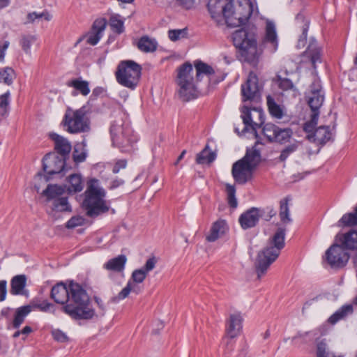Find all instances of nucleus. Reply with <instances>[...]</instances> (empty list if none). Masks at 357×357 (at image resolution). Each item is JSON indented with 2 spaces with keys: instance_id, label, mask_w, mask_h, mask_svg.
I'll return each mask as SVG.
<instances>
[{
  "instance_id": "nucleus-1",
  "label": "nucleus",
  "mask_w": 357,
  "mask_h": 357,
  "mask_svg": "<svg viewBox=\"0 0 357 357\" xmlns=\"http://www.w3.org/2000/svg\"><path fill=\"white\" fill-rule=\"evenodd\" d=\"M50 297L62 305L61 310L73 319H90L95 315L88 294L78 283L71 281L67 285L59 282L52 288Z\"/></svg>"
},
{
  "instance_id": "nucleus-2",
  "label": "nucleus",
  "mask_w": 357,
  "mask_h": 357,
  "mask_svg": "<svg viewBox=\"0 0 357 357\" xmlns=\"http://www.w3.org/2000/svg\"><path fill=\"white\" fill-rule=\"evenodd\" d=\"M285 229L278 228L267 243L266 246L260 251L257 257L255 267L257 278L263 277L271 264L279 257L284 247Z\"/></svg>"
},
{
  "instance_id": "nucleus-3",
  "label": "nucleus",
  "mask_w": 357,
  "mask_h": 357,
  "mask_svg": "<svg viewBox=\"0 0 357 357\" xmlns=\"http://www.w3.org/2000/svg\"><path fill=\"white\" fill-rule=\"evenodd\" d=\"M84 194L82 206L87 216L95 218L109 211V207L105 200L106 192L99 186L97 179L93 178L88 182Z\"/></svg>"
},
{
  "instance_id": "nucleus-4",
  "label": "nucleus",
  "mask_w": 357,
  "mask_h": 357,
  "mask_svg": "<svg viewBox=\"0 0 357 357\" xmlns=\"http://www.w3.org/2000/svg\"><path fill=\"white\" fill-rule=\"evenodd\" d=\"M232 40L234 46L238 50L240 59L254 66H256L261 52L257 49L255 36L245 29H240L233 33Z\"/></svg>"
},
{
  "instance_id": "nucleus-5",
  "label": "nucleus",
  "mask_w": 357,
  "mask_h": 357,
  "mask_svg": "<svg viewBox=\"0 0 357 357\" xmlns=\"http://www.w3.org/2000/svg\"><path fill=\"white\" fill-rule=\"evenodd\" d=\"M110 135L112 144L121 152L130 153L134 149V145L137 142L129 122L122 118L114 120L110 127Z\"/></svg>"
},
{
  "instance_id": "nucleus-6",
  "label": "nucleus",
  "mask_w": 357,
  "mask_h": 357,
  "mask_svg": "<svg viewBox=\"0 0 357 357\" xmlns=\"http://www.w3.org/2000/svg\"><path fill=\"white\" fill-rule=\"evenodd\" d=\"M175 82L177 95L182 101L188 102L198 97L199 91L195 82L193 68L190 63H185L178 68Z\"/></svg>"
},
{
  "instance_id": "nucleus-7",
  "label": "nucleus",
  "mask_w": 357,
  "mask_h": 357,
  "mask_svg": "<svg viewBox=\"0 0 357 357\" xmlns=\"http://www.w3.org/2000/svg\"><path fill=\"white\" fill-rule=\"evenodd\" d=\"M261 160L259 151H247L245 156L233 164L231 174L234 181L238 184H245L250 181L253 172Z\"/></svg>"
},
{
  "instance_id": "nucleus-8",
  "label": "nucleus",
  "mask_w": 357,
  "mask_h": 357,
  "mask_svg": "<svg viewBox=\"0 0 357 357\" xmlns=\"http://www.w3.org/2000/svg\"><path fill=\"white\" fill-rule=\"evenodd\" d=\"M66 131L71 134L85 132L90 129V121L85 106L77 109L68 107L61 121Z\"/></svg>"
},
{
  "instance_id": "nucleus-9",
  "label": "nucleus",
  "mask_w": 357,
  "mask_h": 357,
  "mask_svg": "<svg viewBox=\"0 0 357 357\" xmlns=\"http://www.w3.org/2000/svg\"><path fill=\"white\" fill-rule=\"evenodd\" d=\"M142 73L140 65L132 60L121 61L115 73L116 81L121 86L135 89L137 86Z\"/></svg>"
},
{
  "instance_id": "nucleus-10",
  "label": "nucleus",
  "mask_w": 357,
  "mask_h": 357,
  "mask_svg": "<svg viewBox=\"0 0 357 357\" xmlns=\"http://www.w3.org/2000/svg\"><path fill=\"white\" fill-rule=\"evenodd\" d=\"M232 9L229 13L227 26H238L245 24L252 13V3L250 0H231Z\"/></svg>"
},
{
  "instance_id": "nucleus-11",
  "label": "nucleus",
  "mask_w": 357,
  "mask_h": 357,
  "mask_svg": "<svg viewBox=\"0 0 357 357\" xmlns=\"http://www.w3.org/2000/svg\"><path fill=\"white\" fill-rule=\"evenodd\" d=\"M241 118L245 125L244 131L251 129L257 132V130L264 123L265 118L263 111L261 109H249L246 106L241 108Z\"/></svg>"
},
{
  "instance_id": "nucleus-12",
  "label": "nucleus",
  "mask_w": 357,
  "mask_h": 357,
  "mask_svg": "<svg viewBox=\"0 0 357 357\" xmlns=\"http://www.w3.org/2000/svg\"><path fill=\"white\" fill-rule=\"evenodd\" d=\"M326 259L333 268H342L348 262L349 255L340 244L331 245L326 252Z\"/></svg>"
},
{
  "instance_id": "nucleus-13",
  "label": "nucleus",
  "mask_w": 357,
  "mask_h": 357,
  "mask_svg": "<svg viewBox=\"0 0 357 357\" xmlns=\"http://www.w3.org/2000/svg\"><path fill=\"white\" fill-rule=\"evenodd\" d=\"M208 9L213 19L218 22L224 19L227 24L229 13L232 9V5L231 0H209Z\"/></svg>"
},
{
  "instance_id": "nucleus-14",
  "label": "nucleus",
  "mask_w": 357,
  "mask_h": 357,
  "mask_svg": "<svg viewBox=\"0 0 357 357\" xmlns=\"http://www.w3.org/2000/svg\"><path fill=\"white\" fill-rule=\"evenodd\" d=\"M65 166L64 158L54 153L45 155L43 160V168L49 176L61 173Z\"/></svg>"
},
{
  "instance_id": "nucleus-15",
  "label": "nucleus",
  "mask_w": 357,
  "mask_h": 357,
  "mask_svg": "<svg viewBox=\"0 0 357 357\" xmlns=\"http://www.w3.org/2000/svg\"><path fill=\"white\" fill-rule=\"evenodd\" d=\"M324 101V93L319 81H314L310 85L307 103L312 113H319V109Z\"/></svg>"
},
{
  "instance_id": "nucleus-16",
  "label": "nucleus",
  "mask_w": 357,
  "mask_h": 357,
  "mask_svg": "<svg viewBox=\"0 0 357 357\" xmlns=\"http://www.w3.org/2000/svg\"><path fill=\"white\" fill-rule=\"evenodd\" d=\"M259 91L257 76L252 72L249 73L247 81L241 86L243 101L252 100Z\"/></svg>"
},
{
  "instance_id": "nucleus-17",
  "label": "nucleus",
  "mask_w": 357,
  "mask_h": 357,
  "mask_svg": "<svg viewBox=\"0 0 357 357\" xmlns=\"http://www.w3.org/2000/svg\"><path fill=\"white\" fill-rule=\"evenodd\" d=\"M107 26V20L105 18L96 19L92 25L91 31L86 34V43L91 45H96L103 36Z\"/></svg>"
},
{
  "instance_id": "nucleus-18",
  "label": "nucleus",
  "mask_w": 357,
  "mask_h": 357,
  "mask_svg": "<svg viewBox=\"0 0 357 357\" xmlns=\"http://www.w3.org/2000/svg\"><path fill=\"white\" fill-rule=\"evenodd\" d=\"M261 215L259 208L252 207L241 214L238 221L243 229H248L257 225Z\"/></svg>"
},
{
  "instance_id": "nucleus-19",
  "label": "nucleus",
  "mask_w": 357,
  "mask_h": 357,
  "mask_svg": "<svg viewBox=\"0 0 357 357\" xmlns=\"http://www.w3.org/2000/svg\"><path fill=\"white\" fill-rule=\"evenodd\" d=\"M243 317L239 312L231 314L226 323V335L231 338L239 335L242 330Z\"/></svg>"
},
{
  "instance_id": "nucleus-20",
  "label": "nucleus",
  "mask_w": 357,
  "mask_h": 357,
  "mask_svg": "<svg viewBox=\"0 0 357 357\" xmlns=\"http://www.w3.org/2000/svg\"><path fill=\"white\" fill-rule=\"evenodd\" d=\"M26 276L24 274L14 276L10 280V293L13 296L20 295L28 297L29 293L26 289Z\"/></svg>"
},
{
  "instance_id": "nucleus-21",
  "label": "nucleus",
  "mask_w": 357,
  "mask_h": 357,
  "mask_svg": "<svg viewBox=\"0 0 357 357\" xmlns=\"http://www.w3.org/2000/svg\"><path fill=\"white\" fill-rule=\"evenodd\" d=\"M336 238L344 250L357 251V231L351 229L347 232L338 234Z\"/></svg>"
},
{
  "instance_id": "nucleus-22",
  "label": "nucleus",
  "mask_w": 357,
  "mask_h": 357,
  "mask_svg": "<svg viewBox=\"0 0 357 357\" xmlns=\"http://www.w3.org/2000/svg\"><path fill=\"white\" fill-rule=\"evenodd\" d=\"M50 137L54 142V149L61 157L65 158L71 151V144L69 141L56 133H50Z\"/></svg>"
},
{
  "instance_id": "nucleus-23",
  "label": "nucleus",
  "mask_w": 357,
  "mask_h": 357,
  "mask_svg": "<svg viewBox=\"0 0 357 357\" xmlns=\"http://www.w3.org/2000/svg\"><path fill=\"white\" fill-rule=\"evenodd\" d=\"M228 230V226L225 220H218L213 225L206 240L209 242H214L222 236Z\"/></svg>"
},
{
  "instance_id": "nucleus-24",
  "label": "nucleus",
  "mask_w": 357,
  "mask_h": 357,
  "mask_svg": "<svg viewBox=\"0 0 357 357\" xmlns=\"http://www.w3.org/2000/svg\"><path fill=\"white\" fill-rule=\"evenodd\" d=\"M264 41L271 46V50L275 52L278 48V37L275 24L270 21H266V33Z\"/></svg>"
},
{
  "instance_id": "nucleus-25",
  "label": "nucleus",
  "mask_w": 357,
  "mask_h": 357,
  "mask_svg": "<svg viewBox=\"0 0 357 357\" xmlns=\"http://www.w3.org/2000/svg\"><path fill=\"white\" fill-rule=\"evenodd\" d=\"M126 261V257L124 255H121L109 259L103 265V267L107 271L119 273L124 270Z\"/></svg>"
},
{
  "instance_id": "nucleus-26",
  "label": "nucleus",
  "mask_w": 357,
  "mask_h": 357,
  "mask_svg": "<svg viewBox=\"0 0 357 357\" xmlns=\"http://www.w3.org/2000/svg\"><path fill=\"white\" fill-rule=\"evenodd\" d=\"M195 69L197 81L200 80L203 75H206L208 77V82H211L213 80L214 70L211 66L202 61H199L195 63Z\"/></svg>"
},
{
  "instance_id": "nucleus-27",
  "label": "nucleus",
  "mask_w": 357,
  "mask_h": 357,
  "mask_svg": "<svg viewBox=\"0 0 357 357\" xmlns=\"http://www.w3.org/2000/svg\"><path fill=\"white\" fill-rule=\"evenodd\" d=\"M140 291L141 290L137 284H135L133 282H131V280H129L126 286L118 294V295L111 298V302L118 303L120 301L127 298L131 291L139 294Z\"/></svg>"
},
{
  "instance_id": "nucleus-28",
  "label": "nucleus",
  "mask_w": 357,
  "mask_h": 357,
  "mask_svg": "<svg viewBox=\"0 0 357 357\" xmlns=\"http://www.w3.org/2000/svg\"><path fill=\"white\" fill-rule=\"evenodd\" d=\"M353 311L352 304L343 305L329 317L328 322L331 324H335L340 320L344 319L349 314H351Z\"/></svg>"
},
{
  "instance_id": "nucleus-29",
  "label": "nucleus",
  "mask_w": 357,
  "mask_h": 357,
  "mask_svg": "<svg viewBox=\"0 0 357 357\" xmlns=\"http://www.w3.org/2000/svg\"><path fill=\"white\" fill-rule=\"evenodd\" d=\"M305 54L310 59V61L315 68L317 61H320V48L317 45V43L314 39L310 41L308 47L305 51Z\"/></svg>"
},
{
  "instance_id": "nucleus-30",
  "label": "nucleus",
  "mask_w": 357,
  "mask_h": 357,
  "mask_svg": "<svg viewBox=\"0 0 357 357\" xmlns=\"http://www.w3.org/2000/svg\"><path fill=\"white\" fill-rule=\"evenodd\" d=\"M68 185L67 187V190L69 193H76L81 192L83 190L84 184L82 178L79 174H71L68 177Z\"/></svg>"
},
{
  "instance_id": "nucleus-31",
  "label": "nucleus",
  "mask_w": 357,
  "mask_h": 357,
  "mask_svg": "<svg viewBox=\"0 0 357 357\" xmlns=\"http://www.w3.org/2000/svg\"><path fill=\"white\" fill-rule=\"evenodd\" d=\"M65 190L62 186L49 184L42 195L47 198V201L54 200L59 198L64 193Z\"/></svg>"
},
{
  "instance_id": "nucleus-32",
  "label": "nucleus",
  "mask_w": 357,
  "mask_h": 357,
  "mask_svg": "<svg viewBox=\"0 0 357 357\" xmlns=\"http://www.w3.org/2000/svg\"><path fill=\"white\" fill-rule=\"evenodd\" d=\"M157 47L156 40L147 36H142L137 43V47L144 52H153L156 50Z\"/></svg>"
},
{
  "instance_id": "nucleus-33",
  "label": "nucleus",
  "mask_w": 357,
  "mask_h": 357,
  "mask_svg": "<svg viewBox=\"0 0 357 357\" xmlns=\"http://www.w3.org/2000/svg\"><path fill=\"white\" fill-rule=\"evenodd\" d=\"M31 305H24L18 307L15 311V314L13 321V328H18L24 322L26 317L31 312Z\"/></svg>"
},
{
  "instance_id": "nucleus-34",
  "label": "nucleus",
  "mask_w": 357,
  "mask_h": 357,
  "mask_svg": "<svg viewBox=\"0 0 357 357\" xmlns=\"http://www.w3.org/2000/svg\"><path fill=\"white\" fill-rule=\"evenodd\" d=\"M68 86L74 88L82 96H86L90 93L89 83L82 79H73L67 83Z\"/></svg>"
},
{
  "instance_id": "nucleus-35",
  "label": "nucleus",
  "mask_w": 357,
  "mask_h": 357,
  "mask_svg": "<svg viewBox=\"0 0 357 357\" xmlns=\"http://www.w3.org/2000/svg\"><path fill=\"white\" fill-rule=\"evenodd\" d=\"M109 24L113 32L121 34L124 32V19L119 14H112L109 20Z\"/></svg>"
},
{
  "instance_id": "nucleus-36",
  "label": "nucleus",
  "mask_w": 357,
  "mask_h": 357,
  "mask_svg": "<svg viewBox=\"0 0 357 357\" xmlns=\"http://www.w3.org/2000/svg\"><path fill=\"white\" fill-rule=\"evenodd\" d=\"M314 141L319 144H326L330 140L331 133L328 126H320L315 129L313 135Z\"/></svg>"
},
{
  "instance_id": "nucleus-37",
  "label": "nucleus",
  "mask_w": 357,
  "mask_h": 357,
  "mask_svg": "<svg viewBox=\"0 0 357 357\" xmlns=\"http://www.w3.org/2000/svg\"><path fill=\"white\" fill-rule=\"evenodd\" d=\"M31 307L43 312H50L52 314H55L56 312L55 305L49 302L47 299H35L31 303Z\"/></svg>"
},
{
  "instance_id": "nucleus-38",
  "label": "nucleus",
  "mask_w": 357,
  "mask_h": 357,
  "mask_svg": "<svg viewBox=\"0 0 357 357\" xmlns=\"http://www.w3.org/2000/svg\"><path fill=\"white\" fill-rule=\"evenodd\" d=\"M266 100L268 109L271 115L274 118L281 119L284 114L281 106L277 104L274 98L271 96H268Z\"/></svg>"
},
{
  "instance_id": "nucleus-39",
  "label": "nucleus",
  "mask_w": 357,
  "mask_h": 357,
  "mask_svg": "<svg viewBox=\"0 0 357 357\" xmlns=\"http://www.w3.org/2000/svg\"><path fill=\"white\" fill-rule=\"evenodd\" d=\"M301 146V143L298 141L293 142L285 146L280 151V154L278 158L279 162H285L286 160L295 153Z\"/></svg>"
},
{
  "instance_id": "nucleus-40",
  "label": "nucleus",
  "mask_w": 357,
  "mask_h": 357,
  "mask_svg": "<svg viewBox=\"0 0 357 357\" xmlns=\"http://www.w3.org/2000/svg\"><path fill=\"white\" fill-rule=\"evenodd\" d=\"M16 77L15 70L10 67L0 68V83L10 86Z\"/></svg>"
},
{
  "instance_id": "nucleus-41",
  "label": "nucleus",
  "mask_w": 357,
  "mask_h": 357,
  "mask_svg": "<svg viewBox=\"0 0 357 357\" xmlns=\"http://www.w3.org/2000/svg\"><path fill=\"white\" fill-rule=\"evenodd\" d=\"M36 40L37 38L34 35H22L20 40V45L26 54L31 55V47L32 45L36 43Z\"/></svg>"
},
{
  "instance_id": "nucleus-42",
  "label": "nucleus",
  "mask_w": 357,
  "mask_h": 357,
  "mask_svg": "<svg viewBox=\"0 0 357 357\" xmlns=\"http://www.w3.org/2000/svg\"><path fill=\"white\" fill-rule=\"evenodd\" d=\"M52 210L56 212H71L72 208L67 197H60L53 201Z\"/></svg>"
},
{
  "instance_id": "nucleus-43",
  "label": "nucleus",
  "mask_w": 357,
  "mask_h": 357,
  "mask_svg": "<svg viewBox=\"0 0 357 357\" xmlns=\"http://www.w3.org/2000/svg\"><path fill=\"white\" fill-rule=\"evenodd\" d=\"M207 145L204 149L197 155L196 162L198 164L211 163L215 159V154L212 151H208Z\"/></svg>"
},
{
  "instance_id": "nucleus-44",
  "label": "nucleus",
  "mask_w": 357,
  "mask_h": 357,
  "mask_svg": "<svg viewBox=\"0 0 357 357\" xmlns=\"http://www.w3.org/2000/svg\"><path fill=\"white\" fill-rule=\"evenodd\" d=\"M10 93L9 91L0 96V121L4 119L8 112Z\"/></svg>"
},
{
  "instance_id": "nucleus-45",
  "label": "nucleus",
  "mask_w": 357,
  "mask_h": 357,
  "mask_svg": "<svg viewBox=\"0 0 357 357\" xmlns=\"http://www.w3.org/2000/svg\"><path fill=\"white\" fill-rule=\"evenodd\" d=\"M289 199L288 197H285L280 201V218L281 221L284 224L291 222V219L289 217Z\"/></svg>"
},
{
  "instance_id": "nucleus-46",
  "label": "nucleus",
  "mask_w": 357,
  "mask_h": 357,
  "mask_svg": "<svg viewBox=\"0 0 357 357\" xmlns=\"http://www.w3.org/2000/svg\"><path fill=\"white\" fill-rule=\"evenodd\" d=\"M341 225L352 227L357 225V206L354 213H346L343 215L339 220Z\"/></svg>"
},
{
  "instance_id": "nucleus-47",
  "label": "nucleus",
  "mask_w": 357,
  "mask_h": 357,
  "mask_svg": "<svg viewBox=\"0 0 357 357\" xmlns=\"http://www.w3.org/2000/svg\"><path fill=\"white\" fill-rule=\"evenodd\" d=\"M317 357H343V356H335L329 351L327 344L321 340L317 344Z\"/></svg>"
},
{
  "instance_id": "nucleus-48",
  "label": "nucleus",
  "mask_w": 357,
  "mask_h": 357,
  "mask_svg": "<svg viewBox=\"0 0 357 357\" xmlns=\"http://www.w3.org/2000/svg\"><path fill=\"white\" fill-rule=\"evenodd\" d=\"M292 131L289 128L282 129L278 127V130L276 132L275 138L273 142H277L279 143H284L287 142L291 136Z\"/></svg>"
},
{
  "instance_id": "nucleus-49",
  "label": "nucleus",
  "mask_w": 357,
  "mask_h": 357,
  "mask_svg": "<svg viewBox=\"0 0 357 357\" xmlns=\"http://www.w3.org/2000/svg\"><path fill=\"white\" fill-rule=\"evenodd\" d=\"M278 126L272 123H266L264 126L262 131L268 141L273 142L275 138Z\"/></svg>"
},
{
  "instance_id": "nucleus-50",
  "label": "nucleus",
  "mask_w": 357,
  "mask_h": 357,
  "mask_svg": "<svg viewBox=\"0 0 357 357\" xmlns=\"http://www.w3.org/2000/svg\"><path fill=\"white\" fill-rule=\"evenodd\" d=\"M226 189L227 192V201L229 205L233 208H236L238 202L235 197L236 189L234 186L229 184H227Z\"/></svg>"
},
{
  "instance_id": "nucleus-51",
  "label": "nucleus",
  "mask_w": 357,
  "mask_h": 357,
  "mask_svg": "<svg viewBox=\"0 0 357 357\" xmlns=\"http://www.w3.org/2000/svg\"><path fill=\"white\" fill-rule=\"evenodd\" d=\"M319 116V114L317 112L312 114L310 121L306 122L304 124L303 130H305V132H306L307 133H313L314 134V132L315 130H314L315 126L317 124Z\"/></svg>"
},
{
  "instance_id": "nucleus-52",
  "label": "nucleus",
  "mask_w": 357,
  "mask_h": 357,
  "mask_svg": "<svg viewBox=\"0 0 357 357\" xmlns=\"http://www.w3.org/2000/svg\"><path fill=\"white\" fill-rule=\"evenodd\" d=\"M186 35H187L186 29H172L168 31L169 38L172 41H174V42L185 38L186 36Z\"/></svg>"
},
{
  "instance_id": "nucleus-53",
  "label": "nucleus",
  "mask_w": 357,
  "mask_h": 357,
  "mask_svg": "<svg viewBox=\"0 0 357 357\" xmlns=\"http://www.w3.org/2000/svg\"><path fill=\"white\" fill-rule=\"evenodd\" d=\"M279 88L283 91L292 90L296 91L295 86L291 79L288 78H282L278 76Z\"/></svg>"
},
{
  "instance_id": "nucleus-54",
  "label": "nucleus",
  "mask_w": 357,
  "mask_h": 357,
  "mask_svg": "<svg viewBox=\"0 0 357 357\" xmlns=\"http://www.w3.org/2000/svg\"><path fill=\"white\" fill-rule=\"evenodd\" d=\"M147 274L142 268L136 269L132 272L130 280L135 284L142 283L146 278Z\"/></svg>"
},
{
  "instance_id": "nucleus-55",
  "label": "nucleus",
  "mask_w": 357,
  "mask_h": 357,
  "mask_svg": "<svg viewBox=\"0 0 357 357\" xmlns=\"http://www.w3.org/2000/svg\"><path fill=\"white\" fill-rule=\"evenodd\" d=\"M158 259L155 256H152L146 260L144 266L142 268V269L148 273L155 268Z\"/></svg>"
},
{
  "instance_id": "nucleus-56",
  "label": "nucleus",
  "mask_w": 357,
  "mask_h": 357,
  "mask_svg": "<svg viewBox=\"0 0 357 357\" xmlns=\"http://www.w3.org/2000/svg\"><path fill=\"white\" fill-rule=\"evenodd\" d=\"M234 338L227 337L225 334L222 340V344L225 347V354H229L234 349Z\"/></svg>"
},
{
  "instance_id": "nucleus-57",
  "label": "nucleus",
  "mask_w": 357,
  "mask_h": 357,
  "mask_svg": "<svg viewBox=\"0 0 357 357\" xmlns=\"http://www.w3.org/2000/svg\"><path fill=\"white\" fill-rule=\"evenodd\" d=\"M84 218L81 216H73L66 223V227L68 229L75 228L82 225L84 223Z\"/></svg>"
},
{
  "instance_id": "nucleus-58",
  "label": "nucleus",
  "mask_w": 357,
  "mask_h": 357,
  "mask_svg": "<svg viewBox=\"0 0 357 357\" xmlns=\"http://www.w3.org/2000/svg\"><path fill=\"white\" fill-rule=\"evenodd\" d=\"M195 1V0H174V5L188 10L193 7Z\"/></svg>"
},
{
  "instance_id": "nucleus-59",
  "label": "nucleus",
  "mask_w": 357,
  "mask_h": 357,
  "mask_svg": "<svg viewBox=\"0 0 357 357\" xmlns=\"http://www.w3.org/2000/svg\"><path fill=\"white\" fill-rule=\"evenodd\" d=\"M52 335L54 339L58 342H65L68 340L67 335L60 330L53 331Z\"/></svg>"
},
{
  "instance_id": "nucleus-60",
  "label": "nucleus",
  "mask_w": 357,
  "mask_h": 357,
  "mask_svg": "<svg viewBox=\"0 0 357 357\" xmlns=\"http://www.w3.org/2000/svg\"><path fill=\"white\" fill-rule=\"evenodd\" d=\"M127 166V160L125 159L118 160L114 164L112 172L114 174H117L121 169H125Z\"/></svg>"
},
{
  "instance_id": "nucleus-61",
  "label": "nucleus",
  "mask_w": 357,
  "mask_h": 357,
  "mask_svg": "<svg viewBox=\"0 0 357 357\" xmlns=\"http://www.w3.org/2000/svg\"><path fill=\"white\" fill-rule=\"evenodd\" d=\"M7 295V282L6 280H0V301H3Z\"/></svg>"
},
{
  "instance_id": "nucleus-62",
  "label": "nucleus",
  "mask_w": 357,
  "mask_h": 357,
  "mask_svg": "<svg viewBox=\"0 0 357 357\" xmlns=\"http://www.w3.org/2000/svg\"><path fill=\"white\" fill-rule=\"evenodd\" d=\"M10 45L9 41L5 40L2 45H0V62H3L4 60L6 51Z\"/></svg>"
},
{
  "instance_id": "nucleus-63",
  "label": "nucleus",
  "mask_w": 357,
  "mask_h": 357,
  "mask_svg": "<svg viewBox=\"0 0 357 357\" xmlns=\"http://www.w3.org/2000/svg\"><path fill=\"white\" fill-rule=\"evenodd\" d=\"M94 301L96 303L99 309L101 310V312H100L101 315H104L105 310H106V307H105V305L103 301L101 300V298H100L97 296L94 297Z\"/></svg>"
},
{
  "instance_id": "nucleus-64",
  "label": "nucleus",
  "mask_w": 357,
  "mask_h": 357,
  "mask_svg": "<svg viewBox=\"0 0 357 357\" xmlns=\"http://www.w3.org/2000/svg\"><path fill=\"white\" fill-rule=\"evenodd\" d=\"M307 30H308V25L307 24H305V26L303 28L302 35L301 36V37H300V38L298 40V44L299 45L301 43L303 44L304 41L306 40Z\"/></svg>"
}]
</instances>
